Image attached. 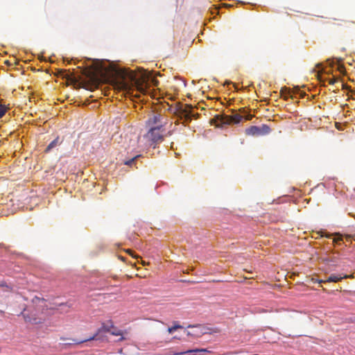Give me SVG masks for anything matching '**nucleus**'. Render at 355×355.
Wrapping results in <instances>:
<instances>
[{
    "mask_svg": "<svg viewBox=\"0 0 355 355\" xmlns=\"http://www.w3.org/2000/svg\"><path fill=\"white\" fill-rule=\"evenodd\" d=\"M80 73L59 69L58 75L65 80L66 86L74 89H98L103 84L114 87L113 89H148L158 87L159 80L153 73L142 70L134 71L117 68L98 59L87 58L83 66H78Z\"/></svg>",
    "mask_w": 355,
    "mask_h": 355,
    "instance_id": "nucleus-1",
    "label": "nucleus"
},
{
    "mask_svg": "<svg viewBox=\"0 0 355 355\" xmlns=\"http://www.w3.org/2000/svg\"><path fill=\"white\" fill-rule=\"evenodd\" d=\"M164 102L168 105V110L175 115L182 123L187 125L191 122L193 119H198L200 114L196 112V108L191 104H183L181 102H176L175 104L169 105L166 100L174 101L175 96L171 94H166L165 96L162 97Z\"/></svg>",
    "mask_w": 355,
    "mask_h": 355,
    "instance_id": "nucleus-2",
    "label": "nucleus"
},
{
    "mask_svg": "<svg viewBox=\"0 0 355 355\" xmlns=\"http://www.w3.org/2000/svg\"><path fill=\"white\" fill-rule=\"evenodd\" d=\"M318 79L320 82L321 87H327L328 85H333L336 87H341V89H351V87L345 85L341 80L339 78H336L334 76H330L327 73H318Z\"/></svg>",
    "mask_w": 355,
    "mask_h": 355,
    "instance_id": "nucleus-3",
    "label": "nucleus"
},
{
    "mask_svg": "<svg viewBox=\"0 0 355 355\" xmlns=\"http://www.w3.org/2000/svg\"><path fill=\"white\" fill-rule=\"evenodd\" d=\"M150 90H114V94L116 95V98L121 99L123 97L129 98L131 101H135L137 99L139 101H144V96Z\"/></svg>",
    "mask_w": 355,
    "mask_h": 355,
    "instance_id": "nucleus-4",
    "label": "nucleus"
},
{
    "mask_svg": "<svg viewBox=\"0 0 355 355\" xmlns=\"http://www.w3.org/2000/svg\"><path fill=\"white\" fill-rule=\"evenodd\" d=\"M162 125L150 128L148 132L144 135L147 145L153 146L163 140Z\"/></svg>",
    "mask_w": 355,
    "mask_h": 355,
    "instance_id": "nucleus-5",
    "label": "nucleus"
},
{
    "mask_svg": "<svg viewBox=\"0 0 355 355\" xmlns=\"http://www.w3.org/2000/svg\"><path fill=\"white\" fill-rule=\"evenodd\" d=\"M274 94V97H282L285 100L291 98V99H297V98H303L306 96H309V94H306L304 90H279L274 91L272 92Z\"/></svg>",
    "mask_w": 355,
    "mask_h": 355,
    "instance_id": "nucleus-6",
    "label": "nucleus"
},
{
    "mask_svg": "<svg viewBox=\"0 0 355 355\" xmlns=\"http://www.w3.org/2000/svg\"><path fill=\"white\" fill-rule=\"evenodd\" d=\"M111 328H114V324H113V322L110 320L107 322V323H103L102 324V326L101 328H99L96 333L92 337H90L89 338H87V339H85L84 340H74L73 339L72 341L73 342V344H80V343H83L84 342H87V341H89V340H95V339H97L98 338V336L100 335V334L101 332H110L111 331Z\"/></svg>",
    "mask_w": 355,
    "mask_h": 355,
    "instance_id": "nucleus-7",
    "label": "nucleus"
},
{
    "mask_svg": "<svg viewBox=\"0 0 355 355\" xmlns=\"http://www.w3.org/2000/svg\"><path fill=\"white\" fill-rule=\"evenodd\" d=\"M215 118L216 121H220L222 123L230 124L239 123L241 121L243 116L239 114L236 113L230 116L216 115Z\"/></svg>",
    "mask_w": 355,
    "mask_h": 355,
    "instance_id": "nucleus-8",
    "label": "nucleus"
},
{
    "mask_svg": "<svg viewBox=\"0 0 355 355\" xmlns=\"http://www.w3.org/2000/svg\"><path fill=\"white\" fill-rule=\"evenodd\" d=\"M349 277L350 276H349V275L342 276L340 275H331L326 280H320L319 282L320 283H322V282H338L341 281L344 278H349Z\"/></svg>",
    "mask_w": 355,
    "mask_h": 355,
    "instance_id": "nucleus-9",
    "label": "nucleus"
},
{
    "mask_svg": "<svg viewBox=\"0 0 355 355\" xmlns=\"http://www.w3.org/2000/svg\"><path fill=\"white\" fill-rule=\"evenodd\" d=\"M246 135H252V136H259L260 135V130L258 126H251L250 128L246 129L245 130Z\"/></svg>",
    "mask_w": 355,
    "mask_h": 355,
    "instance_id": "nucleus-10",
    "label": "nucleus"
},
{
    "mask_svg": "<svg viewBox=\"0 0 355 355\" xmlns=\"http://www.w3.org/2000/svg\"><path fill=\"white\" fill-rule=\"evenodd\" d=\"M184 355H200L199 353L200 352H208L210 353L211 352L208 350L207 349H189L186 352H184Z\"/></svg>",
    "mask_w": 355,
    "mask_h": 355,
    "instance_id": "nucleus-11",
    "label": "nucleus"
},
{
    "mask_svg": "<svg viewBox=\"0 0 355 355\" xmlns=\"http://www.w3.org/2000/svg\"><path fill=\"white\" fill-rule=\"evenodd\" d=\"M21 314L23 315L24 319L26 322H30L32 324H40L42 322V321L37 318H32L30 315L24 313L23 312Z\"/></svg>",
    "mask_w": 355,
    "mask_h": 355,
    "instance_id": "nucleus-12",
    "label": "nucleus"
},
{
    "mask_svg": "<svg viewBox=\"0 0 355 355\" xmlns=\"http://www.w3.org/2000/svg\"><path fill=\"white\" fill-rule=\"evenodd\" d=\"M62 143V141H60L59 137H57L54 140H53L46 148L45 152L48 153L51 149L57 146L58 145Z\"/></svg>",
    "mask_w": 355,
    "mask_h": 355,
    "instance_id": "nucleus-13",
    "label": "nucleus"
},
{
    "mask_svg": "<svg viewBox=\"0 0 355 355\" xmlns=\"http://www.w3.org/2000/svg\"><path fill=\"white\" fill-rule=\"evenodd\" d=\"M174 80L178 83V84L171 86L174 89H177L178 87H186V83H185L184 80H183L182 79H180V78H174Z\"/></svg>",
    "mask_w": 355,
    "mask_h": 355,
    "instance_id": "nucleus-14",
    "label": "nucleus"
},
{
    "mask_svg": "<svg viewBox=\"0 0 355 355\" xmlns=\"http://www.w3.org/2000/svg\"><path fill=\"white\" fill-rule=\"evenodd\" d=\"M259 130H260V135H267L270 131V128L266 125H262L261 127H259Z\"/></svg>",
    "mask_w": 355,
    "mask_h": 355,
    "instance_id": "nucleus-15",
    "label": "nucleus"
},
{
    "mask_svg": "<svg viewBox=\"0 0 355 355\" xmlns=\"http://www.w3.org/2000/svg\"><path fill=\"white\" fill-rule=\"evenodd\" d=\"M182 326L179 324H175L173 327H168V332L169 334H172L173 333L175 330L178 329H182Z\"/></svg>",
    "mask_w": 355,
    "mask_h": 355,
    "instance_id": "nucleus-16",
    "label": "nucleus"
},
{
    "mask_svg": "<svg viewBox=\"0 0 355 355\" xmlns=\"http://www.w3.org/2000/svg\"><path fill=\"white\" fill-rule=\"evenodd\" d=\"M110 333L114 336H122L123 335L122 331L120 329H118L114 326V328H111V331Z\"/></svg>",
    "mask_w": 355,
    "mask_h": 355,
    "instance_id": "nucleus-17",
    "label": "nucleus"
},
{
    "mask_svg": "<svg viewBox=\"0 0 355 355\" xmlns=\"http://www.w3.org/2000/svg\"><path fill=\"white\" fill-rule=\"evenodd\" d=\"M233 85V87H234V89H240L237 85H236L235 83H233L232 82L226 81V82H225V83L223 84V85H224V86H225V85H227V86H228V85ZM241 89H247V86H245V87H243V86Z\"/></svg>",
    "mask_w": 355,
    "mask_h": 355,
    "instance_id": "nucleus-18",
    "label": "nucleus"
},
{
    "mask_svg": "<svg viewBox=\"0 0 355 355\" xmlns=\"http://www.w3.org/2000/svg\"><path fill=\"white\" fill-rule=\"evenodd\" d=\"M7 108L5 105H0V119L6 114Z\"/></svg>",
    "mask_w": 355,
    "mask_h": 355,
    "instance_id": "nucleus-19",
    "label": "nucleus"
},
{
    "mask_svg": "<svg viewBox=\"0 0 355 355\" xmlns=\"http://www.w3.org/2000/svg\"><path fill=\"white\" fill-rule=\"evenodd\" d=\"M139 156H135V157H133L132 159H130L129 160H127V161H125L124 162V164H126V165H129V166H131L132 164V163L135 162V160Z\"/></svg>",
    "mask_w": 355,
    "mask_h": 355,
    "instance_id": "nucleus-20",
    "label": "nucleus"
},
{
    "mask_svg": "<svg viewBox=\"0 0 355 355\" xmlns=\"http://www.w3.org/2000/svg\"><path fill=\"white\" fill-rule=\"evenodd\" d=\"M100 92H101V95H103L105 96H109L110 94V90H103V89H101V90H98Z\"/></svg>",
    "mask_w": 355,
    "mask_h": 355,
    "instance_id": "nucleus-21",
    "label": "nucleus"
},
{
    "mask_svg": "<svg viewBox=\"0 0 355 355\" xmlns=\"http://www.w3.org/2000/svg\"><path fill=\"white\" fill-rule=\"evenodd\" d=\"M184 354V352H169L168 353H167L166 355H183Z\"/></svg>",
    "mask_w": 355,
    "mask_h": 355,
    "instance_id": "nucleus-22",
    "label": "nucleus"
},
{
    "mask_svg": "<svg viewBox=\"0 0 355 355\" xmlns=\"http://www.w3.org/2000/svg\"><path fill=\"white\" fill-rule=\"evenodd\" d=\"M160 115H154L153 119V123H156L157 121H159Z\"/></svg>",
    "mask_w": 355,
    "mask_h": 355,
    "instance_id": "nucleus-23",
    "label": "nucleus"
},
{
    "mask_svg": "<svg viewBox=\"0 0 355 355\" xmlns=\"http://www.w3.org/2000/svg\"><path fill=\"white\" fill-rule=\"evenodd\" d=\"M342 240V237L340 236H338L334 239L333 241L336 243H339V242L341 241Z\"/></svg>",
    "mask_w": 355,
    "mask_h": 355,
    "instance_id": "nucleus-24",
    "label": "nucleus"
},
{
    "mask_svg": "<svg viewBox=\"0 0 355 355\" xmlns=\"http://www.w3.org/2000/svg\"><path fill=\"white\" fill-rule=\"evenodd\" d=\"M257 86L259 87H268L267 86V83L263 82V81L261 82V83H259Z\"/></svg>",
    "mask_w": 355,
    "mask_h": 355,
    "instance_id": "nucleus-25",
    "label": "nucleus"
},
{
    "mask_svg": "<svg viewBox=\"0 0 355 355\" xmlns=\"http://www.w3.org/2000/svg\"><path fill=\"white\" fill-rule=\"evenodd\" d=\"M187 336H198V335L196 333H191L190 331H187Z\"/></svg>",
    "mask_w": 355,
    "mask_h": 355,
    "instance_id": "nucleus-26",
    "label": "nucleus"
},
{
    "mask_svg": "<svg viewBox=\"0 0 355 355\" xmlns=\"http://www.w3.org/2000/svg\"><path fill=\"white\" fill-rule=\"evenodd\" d=\"M125 252L132 256V251L130 249L125 250Z\"/></svg>",
    "mask_w": 355,
    "mask_h": 355,
    "instance_id": "nucleus-27",
    "label": "nucleus"
},
{
    "mask_svg": "<svg viewBox=\"0 0 355 355\" xmlns=\"http://www.w3.org/2000/svg\"><path fill=\"white\" fill-rule=\"evenodd\" d=\"M199 327V325H191V324H190V325L188 326V328H193V327Z\"/></svg>",
    "mask_w": 355,
    "mask_h": 355,
    "instance_id": "nucleus-28",
    "label": "nucleus"
},
{
    "mask_svg": "<svg viewBox=\"0 0 355 355\" xmlns=\"http://www.w3.org/2000/svg\"><path fill=\"white\" fill-rule=\"evenodd\" d=\"M119 258L121 260H122L123 261H124V260H125L124 257H119Z\"/></svg>",
    "mask_w": 355,
    "mask_h": 355,
    "instance_id": "nucleus-29",
    "label": "nucleus"
},
{
    "mask_svg": "<svg viewBox=\"0 0 355 355\" xmlns=\"http://www.w3.org/2000/svg\"><path fill=\"white\" fill-rule=\"evenodd\" d=\"M222 282L221 280H213V282Z\"/></svg>",
    "mask_w": 355,
    "mask_h": 355,
    "instance_id": "nucleus-30",
    "label": "nucleus"
},
{
    "mask_svg": "<svg viewBox=\"0 0 355 355\" xmlns=\"http://www.w3.org/2000/svg\"><path fill=\"white\" fill-rule=\"evenodd\" d=\"M293 89H300V87H299V86H295Z\"/></svg>",
    "mask_w": 355,
    "mask_h": 355,
    "instance_id": "nucleus-31",
    "label": "nucleus"
},
{
    "mask_svg": "<svg viewBox=\"0 0 355 355\" xmlns=\"http://www.w3.org/2000/svg\"><path fill=\"white\" fill-rule=\"evenodd\" d=\"M281 89H288V87H286V86H284V87H282V88H281Z\"/></svg>",
    "mask_w": 355,
    "mask_h": 355,
    "instance_id": "nucleus-32",
    "label": "nucleus"
},
{
    "mask_svg": "<svg viewBox=\"0 0 355 355\" xmlns=\"http://www.w3.org/2000/svg\"><path fill=\"white\" fill-rule=\"evenodd\" d=\"M325 236L327 237V238H330L331 235L330 234H327Z\"/></svg>",
    "mask_w": 355,
    "mask_h": 355,
    "instance_id": "nucleus-33",
    "label": "nucleus"
},
{
    "mask_svg": "<svg viewBox=\"0 0 355 355\" xmlns=\"http://www.w3.org/2000/svg\"><path fill=\"white\" fill-rule=\"evenodd\" d=\"M350 92L353 93L354 92H355V90H352V89H350L349 90Z\"/></svg>",
    "mask_w": 355,
    "mask_h": 355,
    "instance_id": "nucleus-34",
    "label": "nucleus"
},
{
    "mask_svg": "<svg viewBox=\"0 0 355 355\" xmlns=\"http://www.w3.org/2000/svg\"><path fill=\"white\" fill-rule=\"evenodd\" d=\"M251 86H252V87H253L254 88L255 87V85H254V83H252V84L251 85Z\"/></svg>",
    "mask_w": 355,
    "mask_h": 355,
    "instance_id": "nucleus-35",
    "label": "nucleus"
},
{
    "mask_svg": "<svg viewBox=\"0 0 355 355\" xmlns=\"http://www.w3.org/2000/svg\"><path fill=\"white\" fill-rule=\"evenodd\" d=\"M123 339H124V338H123V337H121V338H120V340H123Z\"/></svg>",
    "mask_w": 355,
    "mask_h": 355,
    "instance_id": "nucleus-36",
    "label": "nucleus"
},
{
    "mask_svg": "<svg viewBox=\"0 0 355 355\" xmlns=\"http://www.w3.org/2000/svg\"><path fill=\"white\" fill-rule=\"evenodd\" d=\"M104 89H110V88L108 87H105Z\"/></svg>",
    "mask_w": 355,
    "mask_h": 355,
    "instance_id": "nucleus-37",
    "label": "nucleus"
},
{
    "mask_svg": "<svg viewBox=\"0 0 355 355\" xmlns=\"http://www.w3.org/2000/svg\"><path fill=\"white\" fill-rule=\"evenodd\" d=\"M89 97H90V98H93V97H94V96H93V95H90V96H89Z\"/></svg>",
    "mask_w": 355,
    "mask_h": 355,
    "instance_id": "nucleus-38",
    "label": "nucleus"
},
{
    "mask_svg": "<svg viewBox=\"0 0 355 355\" xmlns=\"http://www.w3.org/2000/svg\"><path fill=\"white\" fill-rule=\"evenodd\" d=\"M187 96L188 98H190V95H189V94H187Z\"/></svg>",
    "mask_w": 355,
    "mask_h": 355,
    "instance_id": "nucleus-39",
    "label": "nucleus"
},
{
    "mask_svg": "<svg viewBox=\"0 0 355 355\" xmlns=\"http://www.w3.org/2000/svg\"><path fill=\"white\" fill-rule=\"evenodd\" d=\"M87 101H88V99L85 100V103H87Z\"/></svg>",
    "mask_w": 355,
    "mask_h": 355,
    "instance_id": "nucleus-40",
    "label": "nucleus"
},
{
    "mask_svg": "<svg viewBox=\"0 0 355 355\" xmlns=\"http://www.w3.org/2000/svg\"><path fill=\"white\" fill-rule=\"evenodd\" d=\"M87 101H88V99L85 100V103H87Z\"/></svg>",
    "mask_w": 355,
    "mask_h": 355,
    "instance_id": "nucleus-41",
    "label": "nucleus"
}]
</instances>
